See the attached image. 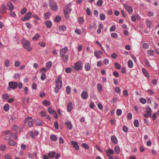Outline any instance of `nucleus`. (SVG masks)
Returning a JSON list of instances; mask_svg holds the SVG:
<instances>
[{
  "label": "nucleus",
  "instance_id": "1",
  "mask_svg": "<svg viewBox=\"0 0 159 159\" xmlns=\"http://www.w3.org/2000/svg\"><path fill=\"white\" fill-rule=\"evenodd\" d=\"M83 64L82 61L80 60L77 61L74 64L73 68L75 71H79L82 69Z\"/></svg>",
  "mask_w": 159,
  "mask_h": 159
},
{
  "label": "nucleus",
  "instance_id": "2",
  "mask_svg": "<svg viewBox=\"0 0 159 159\" xmlns=\"http://www.w3.org/2000/svg\"><path fill=\"white\" fill-rule=\"evenodd\" d=\"M71 7V4H68L66 5L64 8V14L66 18L69 17L68 15L70 13L72 10Z\"/></svg>",
  "mask_w": 159,
  "mask_h": 159
},
{
  "label": "nucleus",
  "instance_id": "3",
  "mask_svg": "<svg viewBox=\"0 0 159 159\" xmlns=\"http://www.w3.org/2000/svg\"><path fill=\"white\" fill-rule=\"evenodd\" d=\"M22 45L24 48L27 49L28 51L32 50V48H30V43L29 41L23 39L22 41Z\"/></svg>",
  "mask_w": 159,
  "mask_h": 159
},
{
  "label": "nucleus",
  "instance_id": "4",
  "mask_svg": "<svg viewBox=\"0 0 159 159\" xmlns=\"http://www.w3.org/2000/svg\"><path fill=\"white\" fill-rule=\"evenodd\" d=\"M56 86L58 89H61L62 86V79L60 76H58L56 80Z\"/></svg>",
  "mask_w": 159,
  "mask_h": 159
},
{
  "label": "nucleus",
  "instance_id": "5",
  "mask_svg": "<svg viewBox=\"0 0 159 159\" xmlns=\"http://www.w3.org/2000/svg\"><path fill=\"white\" fill-rule=\"evenodd\" d=\"M18 86V83L16 82L11 81L8 83L9 88L7 89L9 90L10 89L14 90L17 88Z\"/></svg>",
  "mask_w": 159,
  "mask_h": 159
},
{
  "label": "nucleus",
  "instance_id": "6",
  "mask_svg": "<svg viewBox=\"0 0 159 159\" xmlns=\"http://www.w3.org/2000/svg\"><path fill=\"white\" fill-rule=\"evenodd\" d=\"M35 120L32 119L31 117H27L25 119V123L26 124L27 123L28 126L30 127H31L32 126Z\"/></svg>",
  "mask_w": 159,
  "mask_h": 159
},
{
  "label": "nucleus",
  "instance_id": "7",
  "mask_svg": "<svg viewBox=\"0 0 159 159\" xmlns=\"http://www.w3.org/2000/svg\"><path fill=\"white\" fill-rule=\"evenodd\" d=\"M32 16V14L31 12H28L24 17L22 18L21 20L23 21H26L30 18Z\"/></svg>",
  "mask_w": 159,
  "mask_h": 159
},
{
  "label": "nucleus",
  "instance_id": "8",
  "mask_svg": "<svg viewBox=\"0 0 159 159\" xmlns=\"http://www.w3.org/2000/svg\"><path fill=\"white\" fill-rule=\"evenodd\" d=\"M5 132L6 134L5 138L6 140H9L14 135V133L10 132V131H6Z\"/></svg>",
  "mask_w": 159,
  "mask_h": 159
},
{
  "label": "nucleus",
  "instance_id": "9",
  "mask_svg": "<svg viewBox=\"0 0 159 159\" xmlns=\"http://www.w3.org/2000/svg\"><path fill=\"white\" fill-rule=\"evenodd\" d=\"M68 51V48L67 47H65L60 49V55L61 57H64Z\"/></svg>",
  "mask_w": 159,
  "mask_h": 159
},
{
  "label": "nucleus",
  "instance_id": "10",
  "mask_svg": "<svg viewBox=\"0 0 159 159\" xmlns=\"http://www.w3.org/2000/svg\"><path fill=\"white\" fill-rule=\"evenodd\" d=\"M146 113L144 115V116L146 118H148L151 115V110L150 108L148 107L146 108Z\"/></svg>",
  "mask_w": 159,
  "mask_h": 159
},
{
  "label": "nucleus",
  "instance_id": "11",
  "mask_svg": "<svg viewBox=\"0 0 159 159\" xmlns=\"http://www.w3.org/2000/svg\"><path fill=\"white\" fill-rule=\"evenodd\" d=\"M124 7L125 10H126L128 12L129 14H131L133 12V9L132 7L130 6H128L127 4H125Z\"/></svg>",
  "mask_w": 159,
  "mask_h": 159
},
{
  "label": "nucleus",
  "instance_id": "12",
  "mask_svg": "<svg viewBox=\"0 0 159 159\" xmlns=\"http://www.w3.org/2000/svg\"><path fill=\"white\" fill-rule=\"evenodd\" d=\"M81 96L83 99H85L89 97L88 92L86 91H83L81 94Z\"/></svg>",
  "mask_w": 159,
  "mask_h": 159
},
{
  "label": "nucleus",
  "instance_id": "13",
  "mask_svg": "<svg viewBox=\"0 0 159 159\" xmlns=\"http://www.w3.org/2000/svg\"><path fill=\"white\" fill-rule=\"evenodd\" d=\"M7 8L4 4H2L0 7V12L1 13H5L6 12Z\"/></svg>",
  "mask_w": 159,
  "mask_h": 159
},
{
  "label": "nucleus",
  "instance_id": "14",
  "mask_svg": "<svg viewBox=\"0 0 159 159\" xmlns=\"http://www.w3.org/2000/svg\"><path fill=\"white\" fill-rule=\"evenodd\" d=\"M71 144L76 151H78L79 150L80 147L77 142L74 141H72L71 142Z\"/></svg>",
  "mask_w": 159,
  "mask_h": 159
},
{
  "label": "nucleus",
  "instance_id": "15",
  "mask_svg": "<svg viewBox=\"0 0 159 159\" xmlns=\"http://www.w3.org/2000/svg\"><path fill=\"white\" fill-rule=\"evenodd\" d=\"M7 10L11 11L14 8V6L13 4L10 2H8L7 4Z\"/></svg>",
  "mask_w": 159,
  "mask_h": 159
},
{
  "label": "nucleus",
  "instance_id": "16",
  "mask_svg": "<svg viewBox=\"0 0 159 159\" xmlns=\"http://www.w3.org/2000/svg\"><path fill=\"white\" fill-rule=\"evenodd\" d=\"M84 69L87 71H89L90 70L91 66L90 63L86 62L84 65Z\"/></svg>",
  "mask_w": 159,
  "mask_h": 159
},
{
  "label": "nucleus",
  "instance_id": "17",
  "mask_svg": "<svg viewBox=\"0 0 159 159\" xmlns=\"http://www.w3.org/2000/svg\"><path fill=\"white\" fill-rule=\"evenodd\" d=\"M73 109V105L71 102H68L67 106V111L68 112H70Z\"/></svg>",
  "mask_w": 159,
  "mask_h": 159
},
{
  "label": "nucleus",
  "instance_id": "18",
  "mask_svg": "<svg viewBox=\"0 0 159 159\" xmlns=\"http://www.w3.org/2000/svg\"><path fill=\"white\" fill-rule=\"evenodd\" d=\"M50 6L51 9L54 11H56L57 9V5L55 2H53L52 3H50Z\"/></svg>",
  "mask_w": 159,
  "mask_h": 159
},
{
  "label": "nucleus",
  "instance_id": "19",
  "mask_svg": "<svg viewBox=\"0 0 159 159\" xmlns=\"http://www.w3.org/2000/svg\"><path fill=\"white\" fill-rule=\"evenodd\" d=\"M28 157L31 159H33L34 158H36L37 156L36 153V152H33L32 153H31L29 152L27 154Z\"/></svg>",
  "mask_w": 159,
  "mask_h": 159
},
{
  "label": "nucleus",
  "instance_id": "20",
  "mask_svg": "<svg viewBox=\"0 0 159 159\" xmlns=\"http://www.w3.org/2000/svg\"><path fill=\"white\" fill-rule=\"evenodd\" d=\"M66 125L69 129H72L73 125L69 121H66Z\"/></svg>",
  "mask_w": 159,
  "mask_h": 159
},
{
  "label": "nucleus",
  "instance_id": "21",
  "mask_svg": "<svg viewBox=\"0 0 159 159\" xmlns=\"http://www.w3.org/2000/svg\"><path fill=\"white\" fill-rule=\"evenodd\" d=\"M44 23L47 28H50L51 27L52 23L51 21L48 20H46L44 21Z\"/></svg>",
  "mask_w": 159,
  "mask_h": 159
},
{
  "label": "nucleus",
  "instance_id": "22",
  "mask_svg": "<svg viewBox=\"0 0 159 159\" xmlns=\"http://www.w3.org/2000/svg\"><path fill=\"white\" fill-rule=\"evenodd\" d=\"M142 71L143 74L147 78H148L149 77V75L147 71L144 68H142Z\"/></svg>",
  "mask_w": 159,
  "mask_h": 159
},
{
  "label": "nucleus",
  "instance_id": "23",
  "mask_svg": "<svg viewBox=\"0 0 159 159\" xmlns=\"http://www.w3.org/2000/svg\"><path fill=\"white\" fill-rule=\"evenodd\" d=\"M106 153L108 157H110V155L113 154L114 153V152L112 149H109L107 150H106Z\"/></svg>",
  "mask_w": 159,
  "mask_h": 159
},
{
  "label": "nucleus",
  "instance_id": "24",
  "mask_svg": "<svg viewBox=\"0 0 159 159\" xmlns=\"http://www.w3.org/2000/svg\"><path fill=\"white\" fill-rule=\"evenodd\" d=\"M55 154V152L52 151L48 153V156L50 158H52L54 157Z\"/></svg>",
  "mask_w": 159,
  "mask_h": 159
},
{
  "label": "nucleus",
  "instance_id": "25",
  "mask_svg": "<svg viewBox=\"0 0 159 159\" xmlns=\"http://www.w3.org/2000/svg\"><path fill=\"white\" fill-rule=\"evenodd\" d=\"M111 140L113 143L114 144H116L118 143L117 139L115 136L112 135L111 137Z\"/></svg>",
  "mask_w": 159,
  "mask_h": 159
},
{
  "label": "nucleus",
  "instance_id": "26",
  "mask_svg": "<svg viewBox=\"0 0 159 159\" xmlns=\"http://www.w3.org/2000/svg\"><path fill=\"white\" fill-rule=\"evenodd\" d=\"M69 56L68 55H66L64 57H61L62 58V60L65 63H66L68 60Z\"/></svg>",
  "mask_w": 159,
  "mask_h": 159
},
{
  "label": "nucleus",
  "instance_id": "27",
  "mask_svg": "<svg viewBox=\"0 0 159 159\" xmlns=\"http://www.w3.org/2000/svg\"><path fill=\"white\" fill-rule=\"evenodd\" d=\"M43 124V122L39 120L38 119L35 120V124L37 125H42Z\"/></svg>",
  "mask_w": 159,
  "mask_h": 159
},
{
  "label": "nucleus",
  "instance_id": "28",
  "mask_svg": "<svg viewBox=\"0 0 159 159\" xmlns=\"http://www.w3.org/2000/svg\"><path fill=\"white\" fill-rule=\"evenodd\" d=\"M97 89L98 91L100 93H101L102 91V87L101 84H100L98 83L97 84Z\"/></svg>",
  "mask_w": 159,
  "mask_h": 159
},
{
  "label": "nucleus",
  "instance_id": "29",
  "mask_svg": "<svg viewBox=\"0 0 159 159\" xmlns=\"http://www.w3.org/2000/svg\"><path fill=\"white\" fill-rule=\"evenodd\" d=\"M52 65V62L51 61H49L46 64V66L48 69H49L51 67Z\"/></svg>",
  "mask_w": 159,
  "mask_h": 159
},
{
  "label": "nucleus",
  "instance_id": "30",
  "mask_svg": "<svg viewBox=\"0 0 159 159\" xmlns=\"http://www.w3.org/2000/svg\"><path fill=\"white\" fill-rule=\"evenodd\" d=\"M51 15L50 13L48 12L45 13L44 15V18L45 19H47L49 18Z\"/></svg>",
  "mask_w": 159,
  "mask_h": 159
},
{
  "label": "nucleus",
  "instance_id": "31",
  "mask_svg": "<svg viewBox=\"0 0 159 159\" xmlns=\"http://www.w3.org/2000/svg\"><path fill=\"white\" fill-rule=\"evenodd\" d=\"M78 21L80 25L82 24L84 22V19L82 17H80L78 18Z\"/></svg>",
  "mask_w": 159,
  "mask_h": 159
},
{
  "label": "nucleus",
  "instance_id": "32",
  "mask_svg": "<svg viewBox=\"0 0 159 159\" xmlns=\"http://www.w3.org/2000/svg\"><path fill=\"white\" fill-rule=\"evenodd\" d=\"M2 98L4 100H7L9 99V96L8 94L7 93H4L2 95Z\"/></svg>",
  "mask_w": 159,
  "mask_h": 159
},
{
  "label": "nucleus",
  "instance_id": "33",
  "mask_svg": "<svg viewBox=\"0 0 159 159\" xmlns=\"http://www.w3.org/2000/svg\"><path fill=\"white\" fill-rule=\"evenodd\" d=\"M114 151L117 154H119L120 152V148L119 147L117 146H116L115 147Z\"/></svg>",
  "mask_w": 159,
  "mask_h": 159
},
{
  "label": "nucleus",
  "instance_id": "34",
  "mask_svg": "<svg viewBox=\"0 0 159 159\" xmlns=\"http://www.w3.org/2000/svg\"><path fill=\"white\" fill-rule=\"evenodd\" d=\"M50 139L52 141H56L57 140V138L55 135H52L50 137Z\"/></svg>",
  "mask_w": 159,
  "mask_h": 159
},
{
  "label": "nucleus",
  "instance_id": "35",
  "mask_svg": "<svg viewBox=\"0 0 159 159\" xmlns=\"http://www.w3.org/2000/svg\"><path fill=\"white\" fill-rule=\"evenodd\" d=\"M48 110L49 113L50 114H52L56 113V111L52 107H49L48 108Z\"/></svg>",
  "mask_w": 159,
  "mask_h": 159
},
{
  "label": "nucleus",
  "instance_id": "36",
  "mask_svg": "<svg viewBox=\"0 0 159 159\" xmlns=\"http://www.w3.org/2000/svg\"><path fill=\"white\" fill-rule=\"evenodd\" d=\"M9 108V105L8 104H5L3 107V109L4 110L6 111H7Z\"/></svg>",
  "mask_w": 159,
  "mask_h": 159
},
{
  "label": "nucleus",
  "instance_id": "37",
  "mask_svg": "<svg viewBox=\"0 0 159 159\" xmlns=\"http://www.w3.org/2000/svg\"><path fill=\"white\" fill-rule=\"evenodd\" d=\"M128 66L130 68H132L133 67V63L132 60H129L128 62Z\"/></svg>",
  "mask_w": 159,
  "mask_h": 159
},
{
  "label": "nucleus",
  "instance_id": "38",
  "mask_svg": "<svg viewBox=\"0 0 159 159\" xmlns=\"http://www.w3.org/2000/svg\"><path fill=\"white\" fill-rule=\"evenodd\" d=\"M61 20V17L59 16H57L54 19V21L56 22H58L60 21Z\"/></svg>",
  "mask_w": 159,
  "mask_h": 159
},
{
  "label": "nucleus",
  "instance_id": "39",
  "mask_svg": "<svg viewBox=\"0 0 159 159\" xmlns=\"http://www.w3.org/2000/svg\"><path fill=\"white\" fill-rule=\"evenodd\" d=\"M40 37L39 34L37 33L35 36L32 39L33 40H37Z\"/></svg>",
  "mask_w": 159,
  "mask_h": 159
},
{
  "label": "nucleus",
  "instance_id": "40",
  "mask_svg": "<svg viewBox=\"0 0 159 159\" xmlns=\"http://www.w3.org/2000/svg\"><path fill=\"white\" fill-rule=\"evenodd\" d=\"M148 54L150 56H153L154 54V52L152 49H149L147 51Z\"/></svg>",
  "mask_w": 159,
  "mask_h": 159
},
{
  "label": "nucleus",
  "instance_id": "41",
  "mask_svg": "<svg viewBox=\"0 0 159 159\" xmlns=\"http://www.w3.org/2000/svg\"><path fill=\"white\" fill-rule=\"evenodd\" d=\"M142 46L143 48L145 49H148V48L149 47V43H145L143 44Z\"/></svg>",
  "mask_w": 159,
  "mask_h": 159
},
{
  "label": "nucleus",
  "instance_id": "42",
  "mask_svg": "<svg viewBox=\"0 0 159 159\" xmlns=\"http://www.w3.org/2000/svg\"><path fill=\"white\" fill-rule=\"evenodd\" d=\"M43 104L45 106H48L50 105L49 102L47 100H44L43 102Z\"/></svg>",
  "mask_w": 159,
  "mask_h": 159
},
{
  "label": "nucleus",
  "instance_id": "43",
  "mask_svg": "<svg viewBox=\"0 0 159 159\" xmlns=\"http://www.w3.org/2000/svg\"><path fill=\"white\" fill-rule=\"evenodd\" d=\"M66 91L67 94H69L71 91V88L69 86H67L66 88Z\"/></svg>",
  "mask_w": 159,
  "mask_h": 159
},
{
  "label": "nucleus",
  "instance_id": "44",
  "mask_svg": "<svg viewBox=\"0 0 159 159\" xmlns=\"http://www.w3.org/2000/svg\"><path fill=\"white\" fill-rule=\"evenodd\" d=\"M134 124L135 126L138 127L139 126V121L137 120H135L134 121Z\"/></svg>",
  "mask_w": 159,
  "mask_h": 159
},
{
  "label": "nucleus",
  "instance_id": "45",
  "mask_svg": "<svg viewBox=\"0 0 159 159\" xmlns=\"http://www.w3.org/2000/svg\"><path fill=\"white\" fill-rule=\"evenodd\" d=\"M46 75L45 73L42 72L41 76V79L42 80H44L46 79Z\"/></svg>",
  "mask_w": 159,
  "mask_h": 159
},
{
  "label": "nucleus",
  "instance_id": "46",
  "mask_svg": "<svg viewBox=\"0 0 159 159\" xmlns=\"http://www.w3.org/2000/svg\"><path fill=\"white\" fill-rule=\"evenodd\" d=\"M111 36L113 38H117L118 37L117 34L115 33H112L111 34Z\"/></svg>",
  "mask_w": 159,
  "mask_h": 159
},
{
  "label": "nucleus",
  "instance_id": "47",
  "mask_svg": "<svg viewBox=\"0 0 159 159\" xmlns=\"http://www.w3.org/2000/svg\"><path fill=\"white\" fill-rule=\"evenodd\" d=\"M8 143L11 146H14L15 144V141L13 140H11L8 142Z\"/></svg>",
  "mask_w": 159,
  "mask_h": 159
},
{
  "label": "nucleus",
  "instance_id": "48",
  "mask_svg": "<svg viewBox=\"0 0 159 159\" xmlns=\"http://www.w3.org/2000/svg\"><path fill=\"white\" fill-rule=\"evenodd\" d=\"M94 54L95 56L98 58H101V57L98 52L96 51H95L94 52Z\"/></svg>",
  "mask_w": 159,
  "mask_h": 159
},
{
  "label": "nucleus",
  "instance_id": "49",
  "mask_svg": "<svg viewBox=\"0 0 159 159\" xmlns=\"http://www.w3.org/2000/svg\"><path fill=\"white\" fill-rule=\"evenodd\" d=\"M6 148V146L4 144H2L0 147L1 150L2 151H5Z\"/></svg>",
  "mask_w": 159,
  "mask_h": 159
},
{
  "label": "nucleus",
  "instance_id": "50",
  "mask_svg": "<svg viewBox=\"0 0 159 159\" xmlns=\"http://www.w3.org/2000/svg\"><path fill=\"white\" fill-rule=\"evenodd\" d=\"M100 18L101 20H104L105 18V16L103 13L101 14L100 15Z\"/></svg>",
  "mask_w": 159,
  "mask_h": 159
},
{
  "label": "nucleus",
  "instance_id": "51",
  "mask_svg": "<svg viewBox=\"0 0 159 159\" xmlns=\"http://www.w3.org/2000/svg\"><path fill=\"white\" fill-rule=\"evenodd\" d=\"M115 67L117 69H120L121 68V66L118 62H116L115 64Z\"/></svg>",
  "mask_w": 159,
  "mask_h": 159
},
{
  "label": "nucleus",
  "instance_id": "52",
  "mask_svg": "<svg viewBox=\"0 0 159 159\" xmlns=\"http://www.w3.org/2000/svg\"><path fill=\"white\" fill-rule=\"evenodd\" d=\"M59 30L60 31H64L66 30V27L64 25H61L59 27Z\"/></svg>",
  "mask_w": 159,
  "mask_h": 159
},
{
  "label": "nucleus",
  "instance_id": "53",
  "mask_svg": "<svg viewBox=\"0 0 159 159\" xmlns=\"http://www.w3.org/2000/svg\"><path fill=\"white\" fill-rule=\"evenodd\" d=\"M139 101L142 104H144L146 102V100L143 98H141L140 99Z\"/></svg>",
  "mask_w": 159,
  "mask_h": 159
},
{
  "label": "nucleus",
  "instance_id": "54",
  "mask_svg": "<svg viewBox=\"0 0 159 159\" xmlns=\"http://www.w3.org/2000/svg\"><path fill=\"white\" fill-rule=\"evenodd\" d=\"M144 63L146 65V66L147 67H151V65L150 64L149 62L147 60H145L144 61Z\"/></svg>",
  "mask_w": 159,
  "mask_h": 159
},
{
  "label": "nucleus",
  "instance_id": "55",
  "mask_svg": "<svg viewBox=\"0 0 159 159\" xmlns=\"http://www.w3.org/2000/svg\"><path fill=\"white\" fill-rule=\"evenodd\" d=\"M102 4V0H98L97 2V5L98 6H101Z\"/></svg>",
  "mask_w": 159,
  "mask_h": 159
},
{
  "label": "nucleus",
  "instance_id": "56",
  "mask_svg": "<svg viewBox=\"0 0 159 159\" xmlns=\"http://www.w3.org/2000/svg\"><path fill=\"white\" fill-rule=\"evenodd\" d=\"M9 15L10 16L12 17H15L16 16V13L13 11H11L10 12Z\"/></svg>",
  "mask_w": 159,
  "mask_h": 159
},
{
  "label": "nucleus",
  "instance_id": "57",
  "mask_svg": "<svg viewBox=\"0 0 159 159\" xmlns=\"http://www.w3.org/2000/svg\"><path fill=\"white\" fill-rule=\"evenodd\" d=\"M122 114V111L120 109H117L116 111V114L117 116H120Z\"/></svg>",
  "mask_w": 159,
  "mask_h": 159
},
{
  "label": "nucleus",
  "instance_id": "58",
  "mask_svg": "<svg viewBox=\"0 0 159 159\" xmlns=\"http://www.w3.org/2000/svg\"><path fill=\"white\" fill-rule=\"evenodd\" d=\"M82 147L84 148L88 149L89 148V146L85 143H83L82 145Z\"/></svg>",
  "mask_w": 159,
  "mask_h": 159
},
{
  "label": "nucleus",
  "instance_id": "59",
  "mask_svg": "<svg viewBox=\"0 0 159 159\" xmlns=\"http://www.w3.org/2000/svg\"><path fill=\"white\" fill-rule=\"evenodd\" d=\"M27 12V9L26 8H24L21 11V14H24Z\"/></svg>",
  "mask_w": 159,
  "mask_h": 159
},
{
  "label": "nucleus",
  "instance_id": "60",
  "mask_svg": "<svg viewBox=\"0 0 159 159\" xmlns=\"http://www.w3.org/2000/svg\"><path fill=\"white\" fill-rule=\"evenodd\" d=\"M115 91L117 92L118 93H119L121 92V89H120L118 87H116L115 89Z\"/></svg>",
  "mask_w": 159,
  "mask_h": 159
},
{
  "label": "nucleus",
  "instance_id": "61",
  "mask_svg": "<svg viewBox=\"0 0 159 159\" xmlns=\"http://www.w3.org/2000/svg\"><path fill=\"white\" fill-rule=\"evenodd\" d=\"M116 29V26L115 25H113L110 28V31H114Z\"/></svg>",
  "mask_w": 159,
  "mask_h": 159
},
{
  "label": "nucleus",
  "instance_id": "62",
  "mask_svg": "<svg viewBox=\"0 0 159 159\" xmlns=\"http://www.w3.org/2000/svg\"><path fill=\"white\" fill-rule=\"evenodd\" d=\"M103 62L105 65H107L109 64V61L107 59H105L104 60Z\"/></svg>",
  "mask_w": 159,
  "mask_h": 159
},
{
  "label": "nucleus",
  "instance_id": "63",
  "mask_svg": "<svg viewBox=\"0 0 159 159\" xmlns=\"http://www.w3.org/2000/svg\"><path fill=\"white\" fill-rule=\"evenodd\" d=\"M5 65L6 67H8L10 65L9 61L7 60H6L5 61Z\"/></svg>",
  "mask_w": 159,
  "mask_h": 159
},
{
  "label": "nucleus",
  "instance_id": "64",
  "mask_svg": "<svg viewBox=\"0 0 159 159\" xmlns=\"http://www.w3.org/2000/svg\"><path fill=\"white\" fill-rule=\"evenodd\" d=\"M4 158L5 159H11V156L8 154H6L5 155Z\"/></svg>",
  "mask_w": 159,
  "mask_h": 159
}]
</instances>
